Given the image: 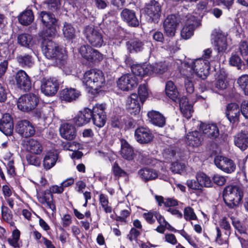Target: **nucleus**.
Wrapping results in <instances>:
<instances>
[{
	"label": "nucleus",
	"mask_w": 248,
	"mask_h": 248,
	"mask_svg": "<svg viewBox=\"0 0 248 248\" xmlns=\"http://www.w3.org/2000/svg\"><path fill=\"white\" fill-rule=\"evenodd\" d=\"M180 72L184 75H187V72H192L199 78L205 79L209 74L210 69V62L208 60H203V58H198L192 62H181Z\"/></svg>",
	"instance_id": "f257e3e1"
},
{
	"label": "nucleus",
	"mask_w": 248,
	"mask_h": 248,
	"mask_svg": "<svg viewBox=\"0 0 248 248\" xmlns=\"http://www.w3.org/2000/svg\"><path fill=\"white\" fill-rule=\"evenodd\" d=\"M81 81L88 92L94 93L105 85L106 80L103 73L99 70L91 69L85 72Z\"/></svg>",
	"instance_id": "f03ea898"
},
{
	"label": "nucleus",
	"mask_w": 248,
	"mask_h": 248,
	"mask_svg": "<svg viewBox=\"0 0 248 248\" xmlns=\"http://www.w3.org/2000/svg\"><path fill=\"white\" fill-rule=\"evenodd\" d=\"M42 51L48 59L54 60L56 64L60 66L64 65L67 56L62 50L59 49L56 43L51 40L45 39L43 42Z\"/></svg>",
	"instance_id": "7ed1b4c3"
},
{
	"label": "nucleus",
	"mask_w": 248,
	"mask_h": 248,
	"mask_svg": "<svg viewBox=\"0 0 248 248\" xmlns=\"http://www.w3.org/2000/svg\"><path fill=\"white\" fill-rule=\"evenodd\" d=\"M243 192L241 189L235 186H229L225 187L223 192V199L229 207L233 208L237 206L242 199Z\"/></svg>",
	"instance_id": "20e7f679"
},
{
	"label": "nucleus",
	"mask_w": 248,
	"mask_h": 248,
	"mask_svg": "<svg viewBox=\"0 0 248 248\" xmlns=\"http://www.w3.org/2000/svg\"><path fill=\"white\" fill-rule=\"evenodd\" d=\"M83 34L89 43L94 47H100L104 44L102 31L97 27L93 25L86 26Z\"/></svg>",
	"instance_id": "39448f33"
},
{
	"label": "nucleus",
	"mask_w": 248,
	"mask_h": 248,
	"mask_svg": "<svg viewBox=\"0 0 248 248\" xmlns=\"http://www.w3.org/2000/svg\"><path fill=\"white\" fill-rule=\"evenodd\" d=\"M40 17L44 25L47 28L46 30L42 33L43 37H53L57 33V20L54 16L46 11L41 12Z\"/></svg>",
	"instance_id": "423d86ee"
},
{
	"label": "nucleus",
	"mask_w": 248,
	"mask_h": 248,
	"mask_svg": "<svg viewBox=\"0 0 248 248\" xmlns=\"http://www.w3.org/2000/svg\"><path fill=\"white\" fill-rule=\"evenodd\" d=\"M38 103L39 98L36 94L27 93L18 98L16 105L21 111L29 112L35 108Z\"/></svg>",
	"instance_id": "0eeeda50"
},
{
	"label": "nucleus",
	"mask_w": 248,
	"mask_h": 248,
	"mask_svg": "<svg viewBox=\"0 0 248 248\" xmlns=\"http://www.w3.org/2000/svg\"><path fill=\"white\" fill-rule=\"evenodd\" d=\"M196 180H188L187 186L194 190H201L203 187H210L213 186L210 178L202 172H198L196 175Z\"/></svg>",
	"instance_id": "6e6552de"
},
{
	"label": "nucleus",
	"mask_w": 248,
	"mask_h": 248,
	"mask_svg": "<svg viewBox=\"0 0 248 248\" xmlns=\"http://www.w3.org/2000/svg\"><path fill=\"white\" fill-rule=\"evenodd\" d=\"M59 86L60 82L57 78H44L41 81V91L46 96H54L58 92Z\"/></svg>",
	"instance_id": "1a4fd4ad"
},
{
	"label": "nucleus",
	"mask_w": 248,
	"mask_h": 248,
	"mask_svg": "<svg viewBox=\"0 0 248 248\" xmlns=\"http://www.w3.org/2000/svg\"><path fill=\"white\" fill-rule=\"evenodd\" d=\"M105 104H97L91 109L93 123L94 125L101 128L104 126L106 122V114L105 111Z\"/></svg>",
	"instance_id": "9d476101"
},
{
	"label": "nucleus",
	"mask_w": 248,
	"mask_h": 248,
	"mask_svg": "<svg viewBox=\"0 0 248 248\" xmlns=\"http://www.w3.org/2000/svg\"><path fill=\"white\" fill-rule=\"evenodd\" d=\"M144 12L153 22H157L161 16L162 5L157 1L152 0L145 4Z\"/></svg>",
	"instance_id": "9b49d317"
},
{
	"label": "nucleus",
	"mask_w": 248,
	"mask_h": 248,
	"mask_svg": "<svg viewBox=\"0 0 248 248\" xmlns=\"http://www.w3.org/2000/svg\"><path fill=\"white\" fill-rule=\"evenodd\" d=\"M79 52L84 59L90 62L100 61L103 59L102 55L98 50L88 45L81 46Z\"/></svg>",
	"instance_id": "f8f14e48"
},
{
	"label": "nucleus",
	"mask_w": 248,
	"mask_h": 248,
	"mask_svg": "<svg viewBox=\"0 0 248 248\" xmlns=\"http://www.w3.org/2000/svg\"><path fill=\"white\" fill-rule=\"evenodd\" d=\"M117 83L120 89L127 91L137 85V81L134 75L128 74L122 76L117 80Z\"/></svg>",
	"instance_id": "ddd939ff"
},
{
	"label": "nucleus",
	"mask_w": 248,
	"mask_h": 248,
	"mask_svg": "<svg viewBox=\"0 0 248 248\" xmlns=\"http://www.w3.org/2000/svg\"><path fill=\"white\" fill-rule=\"evenodd\" d=\"M215 164L216 166L227 173H231L236 169V165L233 161L230 158L217 156L215 158Z\"/></svg>",
	"instance_id": "4468645a"
},
{
	"label": "nucleus",
	"mask_w": 248,
	"mask_h": 248,
	"mask_svg": "<svg viewBox=\"0 0 248 248\" xmlns=\"http://www.w3.org/2000/svg\"><path fill=\"white\" fill-rule=\"evenodd\" d=\"M178 24V18L175 15H168L163 22V28L166 35L169 37L174 36Z\"/></svg>",
	"instance_id": "2eb2a0df"
},
{
	"label": "nucleus",
	"mask_w": 248,
	"mask_h": 248,
	"mask_svg": "<svg viewBox=\"0 0 248 248\" xmlns=\"http://www.w3.org/2000/svg\"><path fill=\"white\" fill-rule=\"evenodd\" d=\"M135 137L139 143L146 144L153 140L154 136L148 128L141 126L135 130Z\"/></svg>",
	"instance_id": "dca6fc26"
},
{
	"label": "nucleus",
	"mask_w": 248,
	"mask_h": 248,
	"mask_svg": "<svg viewBox=\"0 0 248 248\" xmlns=\"http://www.w3.org/2000/svg\"><path fill=\"white\" fill-rule=\"evenodd\" d=\"M240 111V108L237 104L231 103L226 106L225 114L230 123L235 124L239 121Z\"/></svg>",
	"instance_id": "f3484780"
},
{
	"label": "nucleus",
	"mask_w": 248,
	"mask_h": 248,
	"mask_svg": "<svg viewBox=\"0 0 248 248\" xmlns=\"http://www.w3.org/2000/svg\"><path fill=\"white\" fill-rule=\"evenodd\" d=\"M13 118L9 114H4L0 119V131L6 136L11 137L13 134Z\"/></svg>",
	"instance_id": "a211bd4d"
},
{
	"label": "nucleus",
	"mask_w": 248,
	"mask_h": 248,
	"mask_svg": "<svg viewBox=\"0 0 248 248\" xmlns=\"http://www.w3.org/2000/svg\"><path fill=\"white\" fill-rule=\"evenodd\" d=\"M16 132L23 137H28L33 135L35 130L33 125L29 121L22 120L16 125Z\"/></svg>",
	"instance_id": "6ab92c4d"
},
{
	"label": "nucleus",
	"mask_w": 248,
	"mask_h": 248,
	"mask_svg": "<svg viewBox=\"0 0 248 248\" xmlns=\"http://www.w3.org/2000/svg\"><path fill=\"white\" fill-rule=\"evenodd\" d=\"M126 108L131 115H136L140 110V104L136 93H132L127 97L126 103Z\"/></svg>",
	"instance_id": "aec40b11"
},
{
	"label": "nucleus",
	"mask_w": 248,
	"mask_h": 248,
	"mask_svg": "<svg viewBox=\"0 0 248 248\" xmlns=\"http://www.w3.org/2000/svg\"><path fill=\"white\" fill-rule=\"evenodd\" d=\"M213 43L218 53L225 52L228 46L226 36L221 33H216L213 34Z\"/></svg>",
	"instance_id": "412c9836"
},
{
	"label": "nucleus",
	"mask_w": 248,
	"mask_h": 248,
	"mask_svg": "<svg viewBox=\"0 0 248 248\" xmlns=\"http://www.w3.org/2000/svg\"><path fill=\"white\" fill-rule=\"evenodd\" d=\"M200 130L207 138L216 139L219 136V129L215 124H205L201 123Z\"/></svg>",
	"instance_id": "4be33fe9"
},
{
	"label": "nucleus",
	"mask_w": 248,
	"mask_h": 248,
	"mask_svg": "<svg viewBox=\"0 0 248 248\" xmlns=\"http://www.w3.org/2000/svg\"><path fill=\"white\" fill-rule=\"evenodd\" d=\"M49 192L45 190L43 194L38 195L37 197L38 201L43 204L46 208L52 211V215L56 212V208L53 200V196Z\"/></svg>",
	"instance_id": "5701e85b"
},
{
	"label": "nucleus",
	"mask_w": 248,
	"mask_h": 248,
	"mask_svg": "<svg viewBox=\"0 0 248 248\" xmlns=\"http://www.w3.org/2000/svg\"><path fill=\"white\" fill-rule=\"evenodd\" d=\"M91 109L86 108L83 110L79 111L74 118V121L76 124L81 126L88 124L92 117Z\"/></svg>",
	"instance_id": "b1692460"
},
{
	"label": "nucleus",
	"mask_w": 248,
	"mask_h": 248,
	"mask_svg": "<svg viewBox=\"0 0 248 248\" xmlns=\"http://www.w3.org/2000/svg\"><path fill=\"white\" fill-rule=\"evenodd\" d=\"M16 86L25 91L29 90L31 87L30 78L23 70H19L16 73Z\"/></svg>",
	"instance_id": "393cba45"
},
{
	"label": "nucleus",
	"mask_w": 248,
	"mask_h": 248,
	"mask_svg": "<svg viewBox=\"0 0 248 248\" xmlns=\"http://www.w3.org/2000/svg\"><path fill=\"white\" fill-rule=\"evenodd\" d=\"M60 133L62 138L71 140L75 138L76 130L73 125L65 123L61 125L60 128Z\"/></svg>",
	"instance_id": "a878e982"
},
{
	"label": "nucleus",
	"mask_w": 248,
	"mask_h": 248,
	"mask_svg": "<svg viewBox=\"0 0 248 248\" xmlns=\"http://www.w3.org/2000/svg\"><path fill=\"white\" fill-rule=\"evenodd\" d=\"M196 21V18L189 16L186 23L183 27L181 31V37L184 39L190 38L193 34L194 30V22Z\"/></svg>",
	"instance_id": "bb28decb"
},
{
	"label": "nucleus",
	"mask_w": 248,
	"mask_h": 248,
	"mask_svg": "<svg viewBox=\"0 0 248 248\" xmlns=\"http://www.w3.org/2000/svg\"><path fill=\"white\" fill-rule=\"evenodd\" d=\"M203 139L201 133L197 131L189 132L186 137V142L192 147H198L202 144Z\"/></svg>",
	"instance_id": "cd10ccee"
},
{
	"label": "nucleus",
	"mask_w": 248,
	"mask_h": 248,
	"mask_svg": "<svg viewBox=\"0 0 248 248\" xmlns=\"http://www.w3.org/2000/svg\"><path fill=\"white\" fill-rule=\"evenodd\" d=\"M123 20L128 25L137 27L139 25V21L136 16L134 11L127 8L124 9L121 13Z\"/></svg>",
	"instance_id": "c85d7f7f"
},
{
	"label": "nucleus",
	"mask_w": 248,
	"mask_h": 248,
	"mask_svg": "<svg viewBox=\"0 0 248 248\" xmlns=\"http://www.w3.org/2000/svg\"><path fill=\"white\" fill-rule=\"evenodd\" d=\"M61 98L62 100L71 102L76 100L81 95L80 92L72 88H66L61 92Z\"/></svg>",
	"instance_id": "c756f323"
},
{
	"label": "nucleus",
	"mask_w": 248,
	"mask_h": 248,
	"mask_svg": "<svg viewBox=\"0 0 248 248\" xmlns=\"http://www.w3.org/2000/svg\"><path fill=\"white\" fill-rule=\"evenodd\" d=\"M178 101L180 109L183 116L187 119L190 118L193 112V106L188 103L186 96H182Z\"/></svg>",
	"instance_id": "7c9ffc66"
},
{
	"label": "nucleus",
	"mask_w": 248,
	"mask_h": 248,
	"mask_svg": "<svg viewBox=\"0 0 248 248\" xmlns=\"http://www.w3.org/2000/svg\"><path fill=\"white\" fill-rule=\"evenodd\" d=\"M24 145L27 150L32 154L39 155L43 151L42 144L34 139H30L25 141Z\"/></svg>",
	"instance_id": "2f4dec72"
},
{
	"label": "nucleus",
	"mask_w": 248,
	"mask_h": 248,
	"mask_svg": "<svg viewBox=\"0 0 248 248\" xmlns=\"http://www.w3.org/2000/svg\"><path fill=\"white\" fill-rule=\"evenodd\" d=\"M121 155L122 156L127 160H131L134 158V152L133 147L124 139H121Z\"/></svg>",
	"instance_id": "473e14b6"
},
{
	"label": "nucleus",
	"mask_w": 248,
	"mask_h": 248,
	"mask_svg": "<svg viewBox=\"0 0 248 248\" xmlns=\"http://www.w3.org/2000/svg\"><path fill=\"white\" fill-rule=\"evenodd\" d=\"M147 116L150 122L154 125L160 127L165 125L166 119L158 111L151 110L148 112Z\"/></svg>",
	"instance_id": "72a5a7b5"
},
{
	"label": "nucleus",
	"mask_w": 248,
	"mask_h": 248,
	"mask_svg": "<svg viewBox=\"0 0 248 248\" xmlns=\"http://www.w3.org/2000/svg\"><path fill=\"white\" fill-rule=\"evenodd\" d=\"M170 64L167 62H160L151 64V76L160 75L168 71Z\"/></svg>",
	"instance_id": "f704fd0d"
},
{
	"label": "nucleus",
	"mask_w": 248,
	"mask_h": 248,
	"mask_svg": "<svg viewBox=\"0 0 248 248\" xmlns=\"http://www.w3.org/2000/svg\"><path fill=\"white\" fill-rule=\"evenodd\" d=\"M151 64L144 63L143 64H137L131 67L133 75L143 77L145 75L151 76Z\"/></svg>",
	"instance_id": "c9c22d12"
},
{
	"label": "nucleus",
	"mask_w": 248,
	"mask_h": 248,
	"mask_svg": "<svg viewBox=\"0 0 248 248\" xmlns=\"http://www.w3.org/2000/svg\"><path fill=\"white\" fill-rule=\"evenodd\" d=\"M58 154L56 151H49L46 154L43 165L46 170H49L53 167L56 164L58 159Z\"/></svg>",
	"instance_id": "e433bc0d"
},
{
	"label": "nucleus",
	"mask_w": 248,
	"mask_h": 248,
	"mask_svg": "<svg viewBox=\"0 0 248 248\" xmlns=\"http://www.w3.org/2000/svg\"><path fill=\"white\" fill-rule=\"evenodd\" d=\"M138 174L140 178L145 182L155 180L158 177L156 171L147 168L139 170Z\"/></svg>",
	"instance_id": "4c0bfd02"
},
{
	"label": "nucleus",
	"mask_w": 248,
	"mask_h": 248,
	"mask_svg": "<svg viewBox=\"0 0 248 248\" xmlns=\"http://www.w3.org/2000/svg\"><path fill=\"white\" fill-rule=\"evenodd\" d=\"M234 143L241 150L244 151L248 147V136L243 133H238L234 138Z\"/></svg>",
	"instance_id": "58836bf2"
},
{
	"label": "nucleus",
	"mask_w": 248,
	"mask_h": 248,
	"mask_svg": "<svg viewBox=\"0 0 248 248\" xmlns=\"http://www.w3.org/2000/svg\"><path fill=\"white\" fill-rule=\"evenodd\" d=\"M165 92L167 95L171 99L176 102L178 98L179 93L173 82L168 81L166 84Z\"/></svg>",
	"instance_id": "ea45409f"
},
{
	"label": "nucleus",
	"mask_w": 248,
	"mask_h": 248,
	"mask_svg": "<svg viewBox=\"0 0 248 248\" xmlns=\"http://www.w3.org/2000/svg\"><path fill=\"white\" fill-rule=\"evenodd\" d=\"M34 20V15L31 10H26L18 16L19 22L23 25H28Z\"/></svg>",
	"instance_id": "a19ab883"
},
{
	"label": "nucleus",
	"mask_w": 248,
	"mask_h": 248,
	"mask_svg": "<svg viewBox=\"0 0 248 248\" xmlns=\"http://www.w3.org/2000/svg\"><path fill=\"white\" fill-rule=\"evenodd\" d=\"M144 43L138 39H134L127 43V47L130 52H139L143 49Z\"/></svg>",
	"instance_id": "79ce46f5"
},
{
	"label": "nucleus",
	"mask_w": 248,
	"mask_h": 248,
	"mask_svg": "<svg viewBox=\"0 0 248 248\" xmlns=\"http://www.w3.org/2000/svg\"><path fill=\"white\" fill-rule=\"evenodd\" d=\"M13 155L14 154L9 152L6 154L4 158L5 160L8 161L7 165V173L11 176H14L16 174Z\"/></svg>",
	"instance_id": "37998d69"
},
{
	"label": "nucleus",
	"mask_w": 248,
	"mask_h": 248,
	"mask_svg": "<svg viewBox=\"0 0 248 248\" xmlns=\"http://www.w3.org/2000/svg\"><path fill=\"white\" fill-rule=\"evenodd\" d=\"M2 217L3 220L6 221L12 227H14L15 219L12 211L7 207L2 206L1 208Z\"/></svg>",
	"instance_id": "c03bdc74"
},
{
	"label": "nucleus",
	"mask_w": 248,
	"mask_h": 248,
	"mask_svg": "<svg viewBox=\"0 0 248 248\" xmlns=\"http://www.w3.org/2000/svg\"><path fill=\"white\" fill-rule=\"evenodd\" d=\"M18 42L22 46L30 47L33 44V38L31 35L23 33L18 36Z\"/></svg>",
	"instance_id": "a18cd8bd"
},
{
	"label": "nucleus",
	"mask_w": 248,
	"mask_h": 248,
	"mask_svg": "<svg viewBox=\"0 0 248 248\" xmlns=\"http://www.w3.org/2000/svg\"><path fill=\"white\" fill-rule=\"evenodd\" d=\"M64 36L67 39H72L75 35V30L71 24L65 23L62 29Z\"/></svg>",
	"instance_id": "49530a36"
},
{
	"label": "nucleus",
	"mask_w": 248,
	"mask_h": 248,
	"mask_svg": "<svg viewBox=\"0 0 248 248\" xmlns=\"http://www.w3.org/2000/svg\"><path fill=\"white\" fill-rule=\"evenodd\" d=\"M237 82L245 94L248 95V75H244L241 76L238 79Z\"/></svg>",
	"instance_id": "de8ad7c7"
},
{
	"label": "nucleus",
	"mask_w": 248,
	"mask_h": 248,
	"mask_svg": "<svg viewBox=\"0 0 248 248\" xmlns=\"http://www.w3.org/2000/svg\"><path fill=\"white\" fill-rule=\"evenodd\" d=\"M138 95L142 104L146 100L149 95V92L145 84L140 85L138 88Z\"/></svg>",
	"instance_id": "09e8293b"
},
{
	"label": "nucleus",
	"mask_w": 248,
	"mask_h": 248,
	"mask_svg": "<svg viewBox=\"0 0 248 248\" xmlns=\"http://www.w3.org/2000/svg\"><path fill=\"white\" fill-rule=\"evenodd\" d=\"M185 168L186 166L184 164L175 162L171 164L170 169L173 173L181 174L185 170Z\"/></svg>",
	"instance_id": "8fccbe9b"
},
{
	"label": "nucleus",
	"mask_w": 248,
	"mask_h": 248,
	"mask_svg": "<svg viewBox=\"0 0 248 248\" xmlns=\"http://www.w3.org/2000/svg\"><path fill=\"white\" fill-rule=\"evenodd\" d=\"M19 64L22 66H31L33 63L31 58L29 55L19 56L17 58Z\"/></svg>",
	"instance_id": "3c124183"
},
{
	"label": "nucleus",
	"mask_w": 248,
	"mask_h": 248,
	"mask_svg": "<svg viewBox=\"0 0 248 248\" xmlns=\"http://www.w3.org/2000/svg\"><path fill=\"white\" fill-rule=\"evenodd\" d=\"M227 82L226 81V76L224 75H220L218 76L215 86L217 88L220 90H224L227 87Z\"/></svg>",
	"instance_id": "603ef678"
},
{
	"label": "nucleus",
	"mask_w": 248,
	"mask_h": 248,
	"mask_svg": "<svg viewBox=\"0 0 248 248\" xmlns=\"http://www.w3.org/2000/svg\"><path fill=\"white\" fill-rule=\"evenodd\" d=\"M187 74H188V72H187ZM188 75H186V78L185 80V86L187 93H191L194 91V79L192 77L188 76Z\"/></svg>",
	"instance_id": "864d4df0"
},
{
	"label": "nucleus",
	"mask_w": 248,
	"mask_h": 248,
	"mask_svg": "<svg viewBox=\"0 0 248 248\" xmlns=\"http://www.w3.org/2000/svg\"><path fill=\"white\" fill-rule=\"evenodd\" d=\"M184 217L186 220H196L197 217L195 214L193 209L189 207H186L184 209Z\"/></svg>",
	"instance_id": "5fc2aeb1"
},
{
	"label": "nucleus",
	"mask_w": 248,
	"mask_h": 248,
	"mask_svg": "<svg viewBox=\"0 0 248 248\" xmlns=\"http://www.w3.org/2000/svg\"><path fill=\"white\" fill-rule=\"evenodd\" d=\"M81 145L77 141L67 142L63 144V148L65 150L75 151L80 149Z\"/></svg>",
	"instance_id": "6e6d98bb"
},
{
	"label": "nucleus",
	"mask_w": 248,
	"mask_h": 248,
	"mask_svg": "<svg viewBox=\"0 0 248 248\" xmlns=\"http://www.w3.org/2000/svg\"><path fill=\"white\" fill-rule=\"evenodd\" d=\"M230 64L232 66H236L238 69H241L242 65V61L240 57L236 55L232 54L229 61Z\"/></svg>",
	"instance_id": "4d7b16f0"
},
{
	"label": "nucleus",
	"mask_w": 248,
	"mask_h": 248,
	"mask_svg": "<svg viewBox=\"0 0 248 248\" xmlns=\"http://www.w3.org/2000/svg\"><path fill=\"white\" fill-rule=\"evenodd\" d=\"M111 125L113 127L122 128L124 127V128H127L128 126L126 123H124V121L119 119L118 118H113L111 122Z\"/></svg>",
	"instance_id": "13d9d810"
},
{
	"label": "nucleus",
	"mask_w": 248,
	"mask_h": 248,
	"mask_svg": "<svg viewBox=\"0 0 248 248\" xmlns=\"http://www.w3.org/2000/svg\"><path fill=\"white\" fill-rule=\"evenodd\" d=\"M241 55L246 58H248V43L245 41L241 42L239 46Z\"/></svg>",
	"instance_id": "bf43d9fd"
},
{
	"label": "nucleus",
	"mask_w": 248,
	"mask_h": 248,
	"mask_svg": "<svg viewBox=\"0 0 248 248\" xmlns=\"http://www.w3.org/2000/svg\"><path fill=\"white\" fill-rule=\"evenodd\" d=\"M46 190L48 191L49 193L52 194H61L64 191L62 186L61 185L60 186L58 185H53L50 186L48 189H46Z\"/></svg>",
	"instance_id": "052dcab7"
},
{
	"label": "nucleus",
	"mask_w": 248,
	"mask_h": 248,
	"mask_svg": "<svg viewBox=\"0 0 248 248\" xmlns=\"http://www.w3.org/2000/svg\"><path fill=\"white\" fill-rule=\"evenodd\" d=\"M212 179L215 184L220 186L224 185L226 181V179L224 176L218 174H215Z\"/></svg>",
	"instance_id": "680f3d73"
},
{
	"label": "nucleus",
	"mask_w": 248,
	"mask_h": 248,
	"mask_svg": "<svg viewBox=\"0 0 248 248\" xmlns=\"http://www.w3.org/2000/svg\"><path fill=\"white\" fill-rule=\"evenodd\" d=\"M59 0H47V5L48 8L52 11L57 10L60 6Z\"/></svg>",
	"instance_id": "e2e57ef3"
},
{
	"label": "nucleus",
	"mask_w": 248,
	"mask_h": 248,
	"mask_svg": "<svg viewBox=\"0 0 248 248\" xmlns=\"http://www.w3.org/2000/svg\"><path fill=\"white\" fill-rule=\"evenodd\" d=\"M220 227L226 231L225 234L228 236L230 234V230L231 226L229 222L226 220L225 218H223L219 222Z\"/></svg>",
	"instance_id": "0e129e2a"
},
{
	"label": "nucleus",
	"mask_w": 248,
	"mask_h": 248,
	"mask_svg": "<svg viewBox=\"0 0 248 248\" xmlns=\"http://www.w3.org/2000/svg\"><path fill=\"white\" fill-rule=\"evenodd\" d=\"M216 230L217 232V237L216 238V242L219 245H222L224 244L227 243V238H223L221 237V232L219 229V228L217 227L216 228Z\"/></svg>",
	"instance_id": "69168bd1"
},
{
	"label": "nucleus",
	"mask_w": 248,
	"mask_h": 248,
	"mask_svg": "<svg viewBox=\"0 0 248 248\" xmlns=\"http://www.w3.org/2000/svg\"><path fill=\"white\" fill-rule=\"evenodd\" d=\"M113 170L114 175L117 177L124 176L126 175L125 172L121 169L117 163L114 164Z\"/></svg>",
	"instance_id": "338daca9"
},
{
	"label": "nucleus",
	"mask_w": 248,
	"mask_h": 248,
	"mask_svg": "<svg viewBox=\"0 0 248 248\" xmlns=\"http://www.w3.org/2000/svg\"><path fill=\"white\" fill-rule=\"evenodd\" d=\"M240 110L243 116L248 119V101H244L242 103Z\"/></svg>",
	"instance_id": "774afa93"
}]
</instances>
